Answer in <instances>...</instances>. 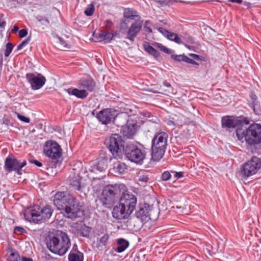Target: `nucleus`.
<instances>
[{"instance_id": "1", "label": "nucleus", "mask_w": 261, "mask_h": 261, "mask_svg": "<svg viewBox=\"0 0 261 261\" xmlns=\"http://www.w3.org/2000/svg\"><path fill=\"white\" fill-rule=\"evenodd\" d=\"M54 203L64 216L71 219L79 217L82 205L78 200L69 194L58 192L54 196Z\"/></svg>"}, {"instance_id": "2", "label": "nucleus", "mask_w": 261, "mask_h": 261, "mask_svg": "<svg viewBox=\"0 0 261 261\" xmlns=\"http://www.w3.org/2000/svg\"><path fill=\"white\" fill-rule=\"evenodd\" d=\"M236 135L239 140L244 139L250 145L261 143V124L253 123L248 127L244 125L236 130Z\"/></svg>"}, {"instance_id": "3", "label": "nucleus", "mask_w": 261, "mask_h": 261, "mask_svg": "<svg viewBox=\"0 0 261 261\" xmlns=\"http://www.w3.org/2000/svg\"><path fill=\"white\" fill-rule=\"evenodd\" d=\"M53 212L52 206L49 204H46L42 208L38 205H35L27 210L24 216L30 222L40 224L50 219Z\"/></svg>"}, {"instance_id": "4", "label": "nucleus", "mask_w": 261, "mask_h": 261, "mask_svg": "<svg viewBox=\"0 0 261 261\" xmlns=\"http://www.w3.org/2000/svg\"><path fill=\"white\" fill-rule=\"evenodd\" d=\"M124 185H108L106 186L101 193L100 202L103 206L111 208L117 202L123 193Z\"/></svg>"}, {"instance_id": "5", "label": "nucleus", "mask_w": 261, "mask_h": 261, "mask_svg": "<svg viewBox=\"0 0 261 261\" xmlns=\"http://www.w3.org/2000/svg\"><path fill=\"white\" fill-rule=\"evenodd\" d=\"M168 135L165 132H156L151 141V159L159 161L164 155L167 146Z\"/></svg>"}, {"instance_id": "6", "label": "nucleus", "mask_w": 261, "mask_h": 261, "mask_svg": "<svg viewBox=\"0 0 261 261\" xmlns=\"http://www.w3.org/2000/svg\"><path fill=\"white\" fill-rule=\"evenodd\" d=\"M126 143L121 136L118 134H113L106 139L105 144L114 159L121 158Z\"/></svg>"}, {"instance_id": "7", "label": "nucleus", "mask_w": 261, "mask_h": 261, "mask_svg": "<svg viewBox=\"0 0 261 261\" xmlns=\"http://www.w3.org/2000/svg\"><path fill=\"white\" fill-rule=\"evenodd\" d=\"M126 159L132 163L141 164L146 158V151L132 142H127L123 153Z\"/></svg>"}, {"instance_id": "8", "label": "nucleus", "mask_w": 261, "mask_h": 261, "mask_svg": "<svg viewBox=\"0 0 261 261\" xmlns=\"http://www.w3.org/2000/svg\"><path fill=\"white\" fill-rule=\"evenodd\" d=\"M43 152L46 156L53 160L51 163L52 167H56L60 165L61 161L59 159L61 157L62 150L56 141H47L44 146Z\"/></svg>"}, {"instance_id": "9", "label": "nucleus", "mask_w": 261, "mask_h": 261, "mask_svg": "<svg viewBox=\"0 0 261 261\" xmlns=\"http://www.w3.org/2000/svg\"><path fill=\"white\" fill-rule=\"evenodd\" d=\"M221 121L222 127L228 130L235 128L239 129L244 127V125H248L250 124L248 118L244 116L227 115L222 117Z\"/></svg>"}, {"instance_id": "10", "label": "nucleus", "mask_w": 261, "mask_h": 261, "mask_svg": "<svg viewBox=\"0 0 261 261\" xmlns=\"http://www.w3.org/2000/svg\"><path fill=\"white\" fill-rule=\"evenodd\" d=\"M143 21L138 19L133 22L130 27L127 29L126 20H122L120 23V30L122 34H126V39L133 42L135 38L140 32L142 27Z\"/></svg>"}, {"instance_id": "11", "label": "nucleus", "mask_w": 261, "mask_h": 261, "mask_svg": "<svg viewBox=\"0 0 261 261\" xmlns=\"http://www.w3.org/2000/svg\"><path fill=\"white\" fill-rule=\"evenodd\" d=\"M260 167V159L254 156L242 165L241 168V174L244 178H246L256 174Z\"/></svg>"}, {"instance_id": "12", "label": "nucleus", "mask_w": 261, "mask_h": 261, "mask_svg": "<svg viewBox=\"0 0 261 261\" xmlns=\"http://www.w3.org/2000/svg\"><path fill=\"white\" fill-rule=\"evenodd\" d=\"M27 165V162L23 160L20 162L16 158L8 156L6 158L4 163V169L6 172L10 173L14 171L18 175L22 174V169Z\"/></svg>"}, {"instance_id": "13", "label": "nucleus", "mask_w": 261, "mask_h": 261, "mask_svg": "<svg viewBox=\"0 0 261 261\" xmlns=\"http://www.w3.org/2000/svg\"><path fill=\"white\" fill-rule=\"evenodd\" d=\"M137 201V197L135 195L128 191L124 192V190H123V193L119 199V202L127 209L129 214H132L134 211L136 206Z\"/></svg>"}, {"instance_id": "14", "label": "nucleus", "mask_w": 261, "mask_h": 261, "mask_svg": "<svg viewBox=\"0 0 261 261\" xmlns=\"http://www.w3.org/2000/svg\"><path fill=\"white\" fill-rule=\"evenodd\" d=\"M59 230H57L55 233H52L49 234L45 239V242L48 249L53 253L57 254V253H60L62 249L64 248L62 247L61 251L60 248L57 250V245L59 242Z\"/></svg>"}, {"instance_id": "15", "label": "nucleus", "mask_w": 261, "mask_h": 261, "mask_svg": "<svg viewBox=\"0 0 261 261\" xmlns=\"http://www.w3.org/2000/svg\"><path fill=\"white\" fill-rule=\"evenodd\" d=\"M25 77L32 89L35 90L42 87L46 82L45 77L40 73L36 75L35 73H29L26 74Z\"/></svg>"}, {"instance_id": "16", "label": "nucleus", "mask_w": 261, "mask_h": 261, "mask_svg": "<svg viewBox=\"0 0 261 261\" xmlns=\"http://www.w3.org/2000/svg\"><path fill=\"white\" fill-rule=\"evenodd\" d=\"M59 240H59V242L57 245V250L60 248V251H61V248H62V246L64 248L62 249V251L60 253H57V254L62 256L64 255L68 251L71 246V243L70 239L66 232L61 230L59 231Z\"/></svg>"}, {"instance_id": "17", "label": "nucleus", "mask_w": 261, "mask_h": 261, "mask_svg": "<svg viewBox=\"0 0 261 261\" xmlns=\"http://www.w3.org/2000/svg\"><path fill=\"white\" fill-rule=\"evenodd\" d=\"M152 207V205H150L146 203L140 204L135 213L136 218L140 219L142 222H148L151 219L150 212Z\"/></svg>"}, {"instance_id": "18", "label": "nucleus", "mask_w": 261, "mask_h": 261, "mask_svg": "<svg viewBox=\"0 0 261 261\" xmlns=\"http://www.w3.org/2000/svg\"><path fill=\"white\" fill-rule=\"evenodd\" d=\"M113 158H114L113 156L111 154L105 151L101 150L97 159V162L94 165V168L99 171L106 170L108 168L109 162Z\"/></svg>"}, {"instance_id": "19", "label": "nucleus", "mask_w": 261, "mask_h": 261, "mask_svg": "<svg viewBox=\"0 0 261 261\" xmlns=\"http://www.w3.org/2000/svg\"><path fill=\"white\" fill-rule=\"evenodd\" d=\"M116 112L112 109H105L97 114L96 118L102 124L107 125L113 122Z\"/></svg>"}, {"instance_id": "20", "label": "nucleus", "mask_w": 261, "mask_h": 261, "mask_svg": "<svg viewBox=\"0 0 261 261\" xmlns=\"http://www.w3.org/2000/svg\"><path fill=\"white\" fill-rule=\"evenodd\" d=\"M112 216L118 221L128 219L132 214H129L127 209L119 202V205L115 206L112 212Z\"/></svg>"}, {"instance_id": "21", "label": "nucleus", "mask_w": 261, "mask_h": 261, "mask_svg": "<svg viewBox=\"0 0 261 261\" xmlns=\"http://www.w3.org/2000/svg\"><path fill=\"white\" fill-rule=\"evenodd\" d=\"M247 104L256 115H261V106L258 97L253 92L249 94Z\"/></svg>"}, {"instance_id": "22", "label": "nucleus", "mask_w": 261, "mask_h": 261, "mask_svg": "<svg viewBox=\"0 0 261 261\" xmlns=\"http://www.w3.org/2000/svg\"><path fill=\"white\" fill-rule=\"evenodd\" d=\"M136 126L137 121L131 119L129 123H126L121 127L120 133L124 137L130 138L135 135Z\"/></svg>"}, {"instance_id": "23", "label": "nucleus", "mask_w": 261, "mask_h": 261, "mask_svg": "<svg viewBox=\"0 0 261 261\" xmlns=\"http://www.w3.org/2000/svg\"><path fill=\"white\" fill-rule=\"evenodd\" d=\"M79 85L80 87L86 89L87 92H92L96 90V83L91 77L82 78Z\"/></svg>"}, {"instance_id": "24", "label": "nucleus", "mask_w": 261, "mask_h": 261, "mask_svg": "<svg viewBox=\"0 0 261 261\" xmlns=\"http://www.w3.org/2000/svg\"><path fill=\"white\" fill-rule=\"evenodd\" d=\"M132 119V116L128 115L127 113H121L116 115L115 114V117L114 118L113 122L118 127H122Z\"/></svg>"}, {"instance_id": "25", "label": "nucleus", "mask_w": 261, "mask_h": 261, "mask_svg": "<svg viewBox=\"0 0 261 261\" xmlns=\"http://www.w3.org/2000/svg\"><path fill=\"white\" fill-rule=\"evenodd\" d=\"M93 36L97 39V41H103L105 43H110L114 37L112 33H107L104 31H100L99 33H93Z\"/></svg>"}, {"instance_id": "26", "label": "nucleus", "mask_w": 261, "mask_h": 261, "mask_svg": "<svg viewBox=\"0 0 261 261\" xmlns=\"http://www.w3.org/2000/svg\"><path fill=\"white\" fill-rule=\"evenodd\" d=\"M67 93L73 95L78 98L84 99L88 95V92L85 89L80 90L77 88H69L67 90Z\"/></svg>"}, {"instance_id": "27", "label": "nucleus", "mask_w": 261, "mask_h": 261, "mask_svg": "<svg viewBox=\"0 0 261 261\" xmlns=\"http://www.w3.org/2000/svg\"><path fill=\"white\" fill-rule=\"evenodd\" d=\"M127 170V166L123 162L117 161L114 163L113 170L118 174H123Z\"/></svg>"}, {"instance_id": "28", "label": "nucleus", "mask_w": 261, "mask_h": 261, "mask_svg": "<svg viewBox=\"0 0 261 261\" xmlns=\"http://www.w3.org/2000/svg\"><path fill=\"white\" fill-rule=\"evenodd\" d=\"M117 243L118 246L115 249V251L118 253H121L124 251L129 245V242L123 238L117 239Z\"/></svg>"}, {"instance_id": "29", "label": "nucleus", "mask_w": 261, "mask_h": 261, "mask_svg": "<svg viewBox=\"0 0 261 261\" xmlns=\"http://www.w3.org/2000/svg\"><path fill=\"white\" fill-rule=\"evenodd\" d=\"M123 15L124 18V20H126V21L128 19L133 20L135 19V17H139V16L137 15V12L135 10L130 8L125 9L123 13Z\"/></svg>"}, {"instance_id": "30", "label": "nucleus", "mask_w": 261, "mask_h": 261, "mask_svg": "<svg viewBox=\"0 0 261 261\" xmlns=\"http://www.w3.org/2000/svg\"><path fill=\"white\" fill-rule=\"evenodd\" d=\"M143 48L146 52L155 58L160 56V52L150 45L144 44Z\"/></svg>"}, {"instance_id": "31", "label": "nucleus", "mask_w": 261, "mask_h": 261, "mask_svg": "<svg viewBox=\"0 0 261 261\" xmlns=\"http://www.w3.org/2000/svg\"><path fill=\"white\" fill-rule=\"evenodd\" d=\"M68 259V261H83L84 254L82 252H77V253L70 252Z\"/></svg>"}, {"instance_id": "32", "label": "nucleus", "mask_w": 261, "mask_h": 261, "mask_svg": "<svg viewBox=\"0 0 261 261\" xmlns=\"http://www.w3.org/2000/svg\"><path fill=\"white\" fill-rule=\"evenodd\" d=\"M168 39H169L171 41H174L175 43L178 44H184L186 47L188 48L189 49H191V47L190 46H188L186 45V44H184V42L182 41L181 39L179 37L178 35L174 33L171 32L169 35L168 36Z\"/></svg>"}, {"instance_id": "33", "label": "nucleus", "mask_w": 261, "mask_h": 261, "mask_svg": "<svg viewBox=\"0 0 261 261\" xmlns=\"http://www.w3.org/2000/svg\"><path fill=\"white\" fill-rule=\"evenodd\" d=\"M188 57L185 54L182 55H174L172 54L171 55V59L175 62H184L187 63Z\"/></svg>"}, {"instance_id": "34", "label": "nucleus", "mask_w": 261, "mask_h": 261, "mask_svg": "<svg viewBox=\"0 0 261 261\" xmlns=\"http://www.w3.org/2000/svg\"><path fill=\"white\" fill-rule=\"evenodd\" d=\"M70 185L74 188V190L81 191V179L80 178H73L70 180Z\"/></svg>"}, {"instance_id": "35", "label": "nucleus", "mask_w": 261, "mask_h": 261, "mask_svg": "<svg viewBox=\"0 0 261 261\" xmlns=\"http://www.w3.org/2000/svg\"><path fill=\"white\" fill-rule=\"evenodd\" d=\"M110 239V235L108 233H105L97 241V244L102 245L106 246L108 244V241Z\"/></svg>"}, {"instance_id": "36", "label": "nucleus", "mask_w": 261, "mask_h": 261, "mask_svg": "<svg viewBox=\"0 0 261 261\" xmlns=\"http://www.w3.org/2000/svg\"><path fill=\"white\" fill-rule=\"evenodd\" d=\"M94 10V5L93 3H91L88 5L84 11V13L87 16H91L93 14Z\"/></svg>"}, {"instance_id": "37", "label": "nucleus", "mask_w": 261, "mask_h": 261, "mask_svg": "<svg viewBox=\"0 0 261 261\" xmlns=\"http://www.w3.org/2000/svg\"><path fill=\"white\" fill-rule=\"evenodd\" d=\"M13 233L16 235H20L27 233V231L22 227L16 226L13 229Z\"/></svg>"}, {"instance_id": "38", "label": "nucleus", "mask_w": 261, "mask_h": 261, "mask_svg": "<svg viewBox=\"0 0 261 261\" xmlns=\"http://www.w3.org/2000/svg\"><path fill=\"white\" fill-rule=\"evenodd\" d=\"M13 48V45L11 42H8L6 44V49L4 53L5 57H8L12 52Z\"/></svg>"}, {"instance_id": "39", "label": "nucleus", "mask_w": 261, "mask_h": 261, "mask_svg": "<svg viewBox=\"0 0 261 261\" xmlns=\"http://www.w3.org/2000/svg\"><path fill=\"white\" fill-rule=\"evenodd\" d=\"M10 261H19L20 255L16 251H12L9 256Z\"/></svg>"}, {"instance_id": "40", "label": "nucleus", "mask_w": 261, "mask_h": 261, "mask_svg": "<svg viewBox=\"0 0 261 261\" xmlns=\"http://www.w3.org/2000/svg\"><path fill=\"white\" fill-rule=\"evenodd\" d=\"M158 46L161 50L163 51V52L167 54H171L172 53L173 51V50L169 49L168 48L163 45L161 43H159Z\"/></svg>"}, {"instance_id": "41", "label": "nucleus", "mask_w": 261, "mask_h": 261, "mask_svg": "<svg viewBox=\"0 0 261 261\" xmlns=\"http://www.w3.org/2000/svg\"><path fill=\"white\" fill-rule=\"evenodd\" d=\"M171 177V175L170 173L168 171H164L162 174L161 179L162 180L167 181V180L170 179Z\"/></svg>"}, {"instance_id": "42", "label": "nucleus", "mask_w": 261, "mask_h": 261, "mask_svg": "<svg viewBox=\"0 0 261 261\" xmlns=\"http://www.w3.org/2000/svg\"><path fill=\"white\" fill-rule=\"evenodd\" d=\"M17 117L20 120L25 123H29L30 121V119L29 117H25L19 113L17 114Z\"/></svg>"}, {"instance_id": "43", "label": "nucleus", "mask_w": 261, "mask_h": 261, "mask_svg": "<svg viewBox=\"0 0 261 261\" xmlns=\"http://www.w3.org/2000/svg\"><path fill=\"white\" fill-rule=\"evenodd\" d=\"M28 31L25 29H23L19 31L18 35L20 38H23L27 36L28 35Z\"/></svg>"}, {"instance_id": "44", "label": "nucleus", "mask_w": 261, "mask_h": 261, "mask_svg": "<svg viewBox=\"0 0 261 261\" xmlns=\"http://www.w3.org/2000/svg\"><path fill=\"white\" fill-rule=\"evenodd\" d=\"M159 31L160 33H161L163 35L166 36L168 38V35L170 34V32L168 31L167 30L163 28H160L159 29Z\"/></svg>"}, {"instance_id": "45", "label": "nucleus", "mask_w": 261, "mask_h": 261, "mask_svg": "<svg viewBox=\"0 0 261 261\" xmlns=\"http://www.w3.org/2000/svg\"><path fill=\"white\" fill-rule=\"evenodd\" d=\"M149 179V178L148 175L143 174V175H141L139 176L138 180L140 181L147 182L148 181Z\"/></svg>"}, {"instance_id": "46", "label": "nucleus", "mask_w": 261, "mask_h": 261, "mask_svg": "<svg viewBox=\"0 0 261 261\" xmlns=\"http://www.w3.org/2000/svg\"><path fill=\"white\" fill-rule=\"evenodd\" d=\"M29 163L34 164L38 167H41L43 166L42 164L39 161L34 159H30L29 160Z\"/></svg>"}, {"instance_id": "47", "label": "nucleus", "mask_w": 261, "mask_h": 261, "mask_svg": "<svg viewBox=\"0 0 261 261\" xmlns=\"http://www.w3.org/2000/svg\"><path fill=\"white\" fill-rule=\"evenodd\" d=\"M189 56L191 57L194 60H202L203 57L201 56H199L198 55H197V54H189Z\"/></svg>"}, {"instance_id": "48", "label": "nucleus", "mask_w": 261, "mask_h": 261, "mask_svg": "<svg viewBox=\"0 0 261 261\" xmlns=\"http://www.w3.org/2000/svg\"><path fill=\"white\" fill-rule=\"evenodd\" d=\"M4 17L3 14H0V28H4L6 25V22L5 21L3 20V18Z\"/></svg>"}, {"instance_id": "49", "label": "nucleus", "mask_w": 261, "mask_h": 261, "mask_svg": "<svg viewBox=\"0 0 261 261\" xmlns=\"http://www.w3.org/2000/svg\"><path fill=\"white\" fill-rule=\"evenodd\" d=\"M113 24L112 21L110 19H107L106 20V29L107 30H109L111 29L112 25Z\"/></svg>"}, {"instance_id": "50", "label": "nucleus", "mask_w": 261, "mask_h": 261, "mask_svg": "<svg viewBox=\"0 0 261 261\" xmlns=\"http://www.w3.org/2000/svg\"><path fill=\"white\" fill-rule=\"evenodd\" d=\"M31 39V36H28L26 39H25L21 43V45L24 47L26 46L30 42Z\"/></svg>"}, {"instance_id": "51", "label": "nucleus", "mask_w": 261, "mask_h": 261, "mask_svg": "<svg viewBox=\"0 0 261 261\" xmlns=\"http://www.w3.org/2000/svg\"><path fill=\"white\" fill-rule=\"evenodd\" d=\"M174 174V177L177 178H180L184 177V173L182 172H173Z\"/></svg>"}, {"instance_id": "52", "label": "nucleus", "mask_w": 261, "mask_h": 261, "mask_svg": "<svg viewBox=\"0 0 261 261\" xmlns=\"http://www.w3.org/2000/svg\"><path fill=\"white\" fill-rule=\"evenodd\" d=\"M37 19L39 21H44L46 22H47V23H49V21L48 20V19L46 17H44V16H38L37 17Z\"/></svg>"}, {"instance_id": "53", "label": "nucleus", "mask_w": 261, "mask_h": 261, "mask_svg": "<svg viewBox=\"0 0 261 261\" xmlns=\"http://www.w3.org/2000/svg\"><path fill=\"white\" fill-rule=\"evenodd\" d=\"M186 42L190 44H194L195 41L194 38L192 36H189L186 38Z\"/></svg>"}, {"instance_id": "54", "label": "nucleus", "mask_w": 261, "mask_h": 261, "mask_svg": "<svg viewBox=\"0 0 261 261\" xmlns=\"http://www.w3.org/2000/svg\"><path fill=\"white\" fill-rule=\"evenodd\" d=\"M77 252H80L78 249V246L76 244H74L70 252L77 253Z\"/></svg>"}, {"instance_id": "55", "label": "nucleus", "mask_w": 261, "mask_h": 261, "mask_svg": "<svg viewBox=\"0 0 261 261\" xmlns=\"http://www.w3.org/2000/svg\"><path fill=\"white\" fill-rule=\"evenodd\" d=\"M59 39V42H60V43L63 46V47H66L67 46V43L66 42V41H65L63 38H62L61 37H59L58 38Z\"/></svg>"}, {"instance_id": "56", "label": "nucleus", "mask_w": 261, "mask_h": 261, "mask_svg": "<svg viewBox=\"0 0 261 261\" xmlns=\"http://www.w3.org/2000/svg\"><path fill=\"white\" fill-rule=\"evenodd\" d=\"M171 2L170 0H163V1H160L159 3L162 6H166L170 4Z\"/></svg>"}, {"instance_id": "57", "label": "nucleus", "mask_w": 261, "mask_h": 261, "mask_svg": "<svg viewBox=\"0 0 261 261\" xmlns=\"http://www.w3.org/2000/svg\"><path fill=\"white\" fill-rule=\"evenodd\" d=\"M187 63H189V64H193V65H199V64L197 62L195 61L194 60L190 59L189 57L188 58Z\"/></svg>"}, {"instance_id": "58", "label": "nucleus", "mask_w": 261, "mask_h": 261, "mask_svg": "<svg viewBox=\"0 0 261 261\" xmlns=\"http://www.w3.org/2000/svg\"><path fill=\"white\" fill-rule=\"evenodd\" d=\"M21 261H33V260L31 258L22 256L21 258Z\"/></svg>"}, {"instance_id": "59", "label": "nucleus", "mask_w": 261, "mask_h": 261, "mask_svg": "<svg viewBox=\"0 0 261 261\" xmlns=\"http://www.w3.org/2000/svg\"><path fill=\"white\" fill-rule=\"evenodd\" d=\"M228 2H231V3H236L238 4H241L243 3L242 0H228Z\"/></svg>"}, {"instance_id": "60", "label": "nucleus", "mask_w": 261, "mask_h": 261, "mask_svg": "<svg viewBox=\"0 0 261 261\" xmlns=\"http://www.w3.org/2000/svg\"><path fill=\"white\" fill-rule=\"evenodd\" d=\"M144 30L146 32H148L149 33H152V29L150 27H147V26L145 25L144 26Z\"/></svg>"}, {"instance_id": "61", "label": "nucleus", "mask_w": 261, "mask_h": 261, "mask_svg": "<svg viewBox=\"0 0 261 261\" xmlns=\"http://www.w3.org/2000/svg\"><path fill=\"white\" fill-rule=\"evenodd\" d=\"M163 85L167 87H171V84L168 82L167 81H165L164 82H163Z\"/></svg>"}, {"instance_id": "62", "label": "nucleus", "mask_w": 261, "mask_h": 261, "mask_svg": "<svg viewBox=\"0 0 261 261\" xmlns=\"http://www.w3.org/2000/svg\"><path fill=\"white\" fill-rule=\"evenodd\" d=\"M80 236L83 237L87 238L89 237V234L88 233H85L84 232H82L80 233Z\"/></svg>"}, {"instance_id": "63", "label": "nucleus", "mask_w": 261, "mask_h": 261, "mask_svg": "<svg viewBox=\"0 0 261 261\" xmlns=\"http://www.w3.org/2000/svg\"><path fill=\"white\" fill-rule=\"evenodd\" d=\"M243 5L245 6H246L248 8H249L251 6V3H250L249 2H244L243 3Z\"/></svg>"}, {"instance_id": "64", "label": "nucleus", "mask_w": 261, "mask_h": 261, "mask_svg": "<svg viewBox=\"0 0 261 261\" xmlns=\"http://www.w3.org/2000/svg\"><path fill=\"white\" fill-rule=\"evenodd\" d=\"M18 30H19V28L17 26H14L12 29V32L13 33H16L18 31Z\"/></svg>"}]
</instances>
